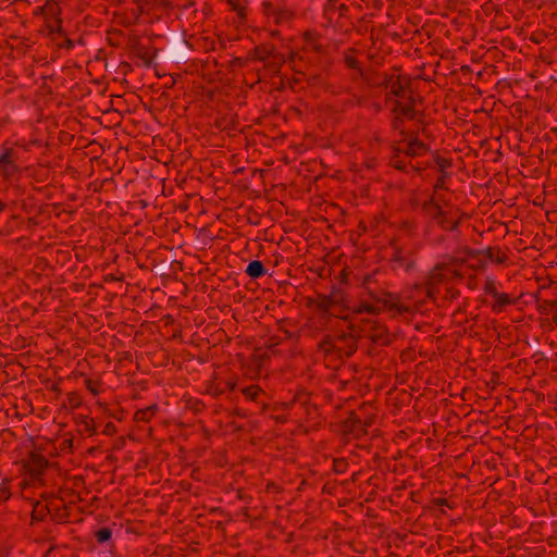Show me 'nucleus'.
I'll return each instance as SVG.
<instances>
[{"label": "nucleus", "instance_id": "obj_1", "mask_svg": "<svg viewBox=\"0 0 557 557\" xmlns=\"http://www.w3.org/2000/svg\"><path fill=\"white\" fill-rule=\"evenodd\" d=\"M387 89L392 96L397 98L398 108L405 114H409V101L411 97L406 91L404 84L399 79L391 78L387 83Z\"/></svg>", "mask_w": 557, "mask_h": 557}, {"label": "nucleus", "instance_id": "obj_2", "mask_svg": "<svg viewBox=\"0 0 557 557\" xmlns=\"http://www.w3.org/2000/svg\"><path fill=\"white\" fill-rule=\"evenodd\" d=\"M246 273L252 278H258L265 273V269L260 261H252L248 264Z\"/></svg>", "mask_w": 557, "mask_h": 557}, {"label": "nucleus", "instance_id": "obj_3", "mask_svg": "<svg viewBox=\"0 0 557 557\" xmlns=\"http://www.w3.org/2000/svg\"><path fill=\"white\" fill-rule=\"evenodd\" d=\"M442 280V273L440 271H433L426 282H425V292L429 296L433 295V285L436 282H440Z\"/></svg>", "mask_w": 557, "mask_h": 557}, {"label": "nucleus", "instance_id": "obj_4", "mask_svg": "<svg viewBox=\"0 0 557 557\" xmlns=\"http://www.w3.org/2000/svg\"><path fill=\"white\" fill-rule=\"evenodd\" d=\"M423 149L424 145L418 139H411L408 144V153L410 154H418Z\"/></svg>", "mask_w": 557, "mask_h": 557}, {"label": "nucleus", "instance_id": "obj_5", "mask_svg": "<svg viewBox=\"0 0 557 557\" xmlns=\"http://www.w3.org/2000/svg\"><path fill=\"white\" fill-rule=\"evenodd\" d=\"M430 212L438 219L444 216L445 214L444 210L441 208L436 199H432V202L430 205Z\"/></svg>", "mask_w": 557, "mask_h": 557}, {"label": "nucleus", "instance_id": "obj_6", "mask_svg": "<svg viewBox=\"0 0 557 557\" xmlns=\"http://www.w3.org/2000/svg\"><path fill=\"white\" fill-rule=\"evenodd\" d=\"M111 530L110 529H100L98 532H97V539L99 542L101 543H104L107 541H109L111 539Z\"/></svg>", "mask_w": 557, "mask_h": 557}, {"label": "nucleus", "instance_id": "obj_7", "mask_svg": "<svg viewBox=\"0 0 557 557\" xmlns=\"http://www.w3.org/2000/svg\"><path fill=\"white\" fill-rule=\"evenodd\" d=\"M364 310L368 311V312H374L375 311V308L371 305H366L364 306Z\"/></svg>", "mask_w": 557, "mask_h": 557}]
</instances>
